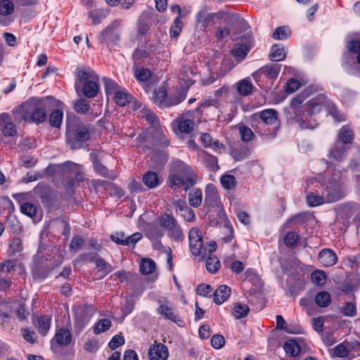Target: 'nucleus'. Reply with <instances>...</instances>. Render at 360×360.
<instances>
[{"mask_svg": "<svg viewBox=\"0 0 360 360\" xmlns=\"http://www.w3.org/2000/svg\"><path fill=\"white\" fill-rule=\"evenodd\" d=\"M20 212L30 217H32L37 213V207L30 202L22 203L20 205Z\"/></svg>", "mask_w": 360, "mask_h": 360, "instance_id": "052dcab7", "label": "nucleus"}, {"mask_svg": "<svg viewBox=\"0 0 360 360\" xmlns=\"http://www.w3.org/2000/svg\"><path fill=\"white\" fill-rule=\"evenodd\" d=\"M120 25V22L115 21L101 32V38L105 41L117 44L120 40V33L115 29Z\"/></svg>", "mask_w": 360, "mask_h": 360, "instance_id": "dca6fc26", "label": "nucleus"}, {"mask_svg": "<svg viewBox=\"0 0 360 360\" xmlns=\"http://www.w3.org/2000/svg\"><path fill=\"white\" fill-rule=\"evenodd\" d=\"M228 14L225 12L208 13L206 11H200L196 17L197 22L204 28L217 24L221 19L226 18Z\"/></svg>", "mask_w": 360, "mask_h": 360, "instance_id": "f8f14e48", "label": "nucleus"}, {"mask_svg": "<svg viewBox=\"0 0 360 360\" xmlns=\"http://www.w3.org/2000/svg\"><path fill=\"white\" fill-rule=\"evenodd\" d=\"M319 260L323 266L328 267L337 263L338 257L332 250L324 249L319 252Z\"/></svg>", "mask_w": 360, "mask_h": 360, "instance_id": "aec40b11", "label": "nucleus"}, {"mask_svg": "<svg viewBox=\"0 0 360 360\" xmlns=\"http://www.w3.org/2000/svg\"><path fill=\"white\" fill-rule=\"evenodd\" d=\"M153 145L154 146L165 148L169 145V141L162 131H158L157 135L154 137Z\"/></svg>", "mask_w": 360, "mask_h": 360, "instance_id": "e2e57ef3", "label": "nucleus"}, {"mask_svg": "<svg viewBox=\"0 0 360 360\" xmlns=\"http://www.w3.org/2000/svg\"><path fill=\"white\" fill-rule=\"evenodd\" d=\"M319 188H322L328 203L334 202L343 198L347 193L342 184L337 181H330L326 186L321 184Z\"/></svg>", "mask_w": 360, "mask_h": 360, "instance_id": "0eeeda50", "label": "nucleus"}, {"mask_svg": "<svg viewBox=\"0 0 360 360\" xmlns=\"http://www.w3.org/2000/svg\"><path fill=\"white\" fill-rule=\"evenodd\" d=\"M294 120L298 123L301 129H312L318 124L315 120H313L311 117L308 118L304 114L300 117L297 116V118Z\"/></svg>", "mask_w": 360, "mask_h": 360, "instance_id": "72a5a7b5", "label": "nucleus"}, {"mask_svg": "<svg viewBox=\"0 0 360 360\" xmlns=\"http://www.w3.org/2000/svg\"><path fill=\"white\" fill-rule=\"evenodd\" d=\"M286 54L283 47L278 45H274L271 47L269 58L271 61H281L285 58Z\"/></svg>", "mask_w": 360, "mask_h": 360, "instance_id": "e433bc0d", "label": "nucleus"}, {"mask_svg": "<svg viewBox=\"0 0 360 360\" xmlns=\"http://www.w3.org/2000/svg\"><path fill=\"white\" fill-rule=\"evenodd\" d=\"M113 98L117 105L125 106L132 102L133 97L126 89L120 88L115 92Z\"/></svg>", "mask_w": 360, "mask_h": 360, "instance_id": "b1692460", "label": "nucleus"}, {"mask_svg": "<svg viewBox=\"0 0 360 360\" xmlns=\"http://www.w3.org/2000/svg\"><path fill=\"white\" fill-rule=\"evenodd\" d=\"M168 355L167 347L162 343L151 345L148 350L150 360H167Z\"/></svg>", "mask_w": 360, "mask_h": 360, "instance_id": "f3484780", "label": "nucleus"}, {"mask_svg": "<svg viewBox=\"0 0 360 360\" xmlns=\"http://www.w3.org/2000/svg\"><path fill=\"white\" fill-rule=\"evenodd\" d=\"M84 259H87L89 262H94L96 269L98 271H103L105 274L110 273L113 270L112 265L103 259L98 257L97 254L91 255L90 254H84L81 256Z\"/></svg>", "mask_w": 360, "mask_h": 360, "instance_id": "6ab92c4d", "label": "nucleus"}, {"mask_svg": "<svg viewBox=\"0 0 360 360\" xmlns=\"http://www.w3.org/2000/svg\"><path fill=\"white\" fill-rule=\"evenodd\" d=\"M158 224L168 231L169 236L176 240L183 238L181 228L175 217L167 213L161 214L157 219Z\"/></svg>", "mask_w": 360, "mask_h": 360, "instance_id": "423d86ee", "label": "nucleus"}, {"mask_svg": "<svg viewBox=\"0 0 360 360\" xmlns=\"http://www.w3.org/2000/svg\"><path fill=\"white\" fill-rule=\"evenodd\" d=\"M90 109L89 103L85 98H79L74 103V110L78 114H86L89 112Z\"/></svg>", "mask_w": 360, "mask_h": 360, "instance_id": "79ce46f5", "label": "nucleus"}, {"mask_svg": "<svg viewBox=\"0 0 360 360\" xmlns=\"http://www.w3.org/2000/svg\"><path fill=\"white\" fill-rule=\"evenodd\" d=\"M56 342L60 346H67L72 341V335L67 328L58 329L54 336Z\"/></svg>", "mask_w": 360, "mask_h": 360, "instance_id": "5701e85b", "label": "nucleus"}, {"mask_svg": "<svg viewBox=\"0 0 360 360\" xmlns=\"http://www.w3.org/2000/svg\"><path fill=\"white\" fill-rule=\"evenodd\" d=\"M93 165L94 170L101 176L110 179H115L117 177V174L113 171L109 172L96 157L93 159Z\"/></svg>", "mask_w": 360, "mask_h": 360, "instance_id": "cd10ccee", "label": "nucleus"}, {"mask_svg": "<svg viewBox=\"0 0 360 360\" xmlns=\"http://www.w3.org/2000/svg\"><path fill=\"white\" fill-rule=\"evenodd\" d=\"M219 202V193L216 186L212 184H208L205 188V202L210 205H214Z\"/></svg>", "mask_w": 360, "mask_h": 360, "instance_id": "a878e982", "label": "nucleus"}, {"mask_svg": "<svg viewBox=\"0 0 360 360\" xmlns=\"http://www.w3.org/2000/svg\"><path fill=\"white\" fill-rule=\"evenodd\" d=\"M96 312V309L91 305H82L75 311V330L82 331L89 323Z\"/></svg>", "mask_w": 360, "mask_h": 360, "instance_id": "6e6552de", "label": "nucleus"}, {"mask_svg": "<svg viewBox=\"0 0 360 360\" xmlns=\"http://www.w3.org/2000/svg\"><path fill=\"white\" fill-rule=\"evenodd\" d=\"M207 258L205 261L207 270L212 273H216L220 268L221 264L219 259L212 253L207 255Z\"/></svg>", "mask_w": 360, "mask_h": 360, "instance_id": "f704fd0d", "label": "nucleus"}, {"mask_svg": "<svg viewBox=\"0 0 360 360\" xmlns=\"http://www.w3.org/2000/svg\"><path fill=\"white\" fill-rule=\"evenodd\" d=\"M281 68V65L277 63H271L266 65L257 71L253 73L254 78H257L259 75H264L271 79H275L278 77Z\"/></svg>", "mask_w": 360, "mask_h": 360, "instance_id": "a211bd4d", "label": "nucleus"}, {"mask_svg": "<svg viewBox=\"0 0 360 360\" xmlns=\"http://www.w3.org/2000/svg\"><path fill=\"white\" fill-rule=\"evenodd\" d=\"M306 96H303L302 94H299L292 99L290 104V108L291 110V114L293 115L292 118L294 120L297 118V117H300L304 114L301 106Z\"/></svg>", "mask_w": 360, "mask_h": 360, "instance_id": "4be33fe9", "label": "nucleus"}, {"mask_svg": "<svg viewBox=\"0 0 360 360\" xmlns=\"http://www.w3.org/2000/svg\"><path fill=\"white\" fill-rule=\"evenodd\" d=\"M254 45L253 37L251 33L240 37V42L236 44L235 48L231 51L233 57L238 60H243Z\"/></svg>", "mask_w": 360, "mask_h": 360, "instance_id": "1a4fd4ad", "label": "nucleus"}, {"mask_svg": "<svg viewBox=\"0 0 360 360\" xmlns=\"http://www.w3.org/2000/svg\"><path fill=\"white\" fill-rule=\"evenodd\" d=\"M252 84L248 79H243L238 84V91L242 96H246L250 94L252 91Z\"/></svg>", "mask_w": 360, "mask_h": 360, "instance_id": "a18cd8bd", "label": "nucleus"}, {"mask_svg": "<svg viewBox=\"0 0 360 360\" xmlns=\"http://www.w3.org/2000/svg\"><path fill=\"white\" fill-rule=\"evenodd\" d=\"M155 269V264L151 259H143L140 264L141 274L147 275L153 273Z\"/></svg>", "mask_w": 360, "mask_h": 360, "instance_id": "49530a36", "label": "nucleus"}, {"mask_svg": "<svg viewBox=\"0 0 360 360\" xmlns=\"http://www.w3.org/2000/svg\"><path fill=\"white\" fill-rule=\"evenodd\" d=\"M91 136L90 127L83 124H76L70 121L67 122L66 141L71 149H78L82 143L89 140Z\"/></svg>", "mask_w": 360, "mask_h": 360, "instance_id": "20e7f679", "label": "nucleus"}, {"mask_svg": "<svg viewBox=\"0 0 360 360\" xmlns=\"http://www.w3.org/2000/svg\"><path fill=\"white\" fill-rule=\"evenodd\" d=\"M328 101L324 95H319L307 102V110L309 113L316 115L320 112L323 108H326Z\"/></svg>", "mask_w": 360, "mask_h": 360, "instance_id": "2eb2a0df", "label": "nucleus"}, {"mask_svg": "<svg viewBox=\"0 0 360 360\" xmlns=\"http://www.w3.org/2000/svg\"><path fill=\"white\" fill-rule=\"evenodd\" d=\"M285 353L290 356H297L300 353V347L296 341L293 340H287L283 346Z\"/></svg>", "mask_w": 360, "mask_h": 360, "instance_id": "c9c22d12", "label": "nucleus"}, {"mask_svg": "<svg viewBox=\"0 0 360 360\" xmlns=\"http://www.w3.org/2000/svg\"><path fill=\"white\" fill-rule=\"evenodd\" d=\"M202 201V192L200 189L196 188L188 193V202L191 207H199Z\"/></svg>", "mask_w": 360, "mask_h": 360, "instance_id": "4c0bfd02", "label": "nucleus"}, {"mask_svg": "<svg viewBox=\"0 0 360 360\" xmlns=\"http://www.w3.org/2000/svg\"><path fill=\"white\" fill-rule=\"evenodd\" d=\"M188 239L191 251L195 256L205 257L216 250L217 243L214 241L210 242L207 245L203 244L201 232L197 228L190 230Z\"/></svg>", "mask_w": 360, "mask_h": 360, "instance_id": "39448f33", "label": "nucleus"}, {"mask_svg": "<svg viewBox=\"0 0 360 360\" xmlns=\"http://www.w3.org/2000/svg\"><path fill=\"white\" fill-rule=\"evenodd\" d=\"M197 180V174L189 165L179 160L172 162L168 177L171 188L177 189L183 187L187 191L195 186Z\"/></svg>", "mask_w": 360, "mask_h": 360, "instance_id": "f03ea898", "label": "nucleus"}, {"mask_svg": "<svg viewBox=\"0 0 360 360\" xmlns=\"http://www.w3.org/2000/svg\"><path fill=\"white\" fill-rule=\"evenodd\" d=\"M326 109L327 110L328 112L332 117H333L336 122H339L345 120L344 116L340 114L339 111L331 101H328Z\"/></svg>", "mask_w": 360, "mask_h": 360, "instance_id": "bf43d9fd", "label": "nucleus"}, {"mask_svg": "<svg viewBox=\"0 0 360 360\" xmlns=\"http://www.w3.org/2000/svg\"><path fill=\"white\" fill-rule=\"evenodd\" d=\"M234 66L231 59L225 58L221 61V66L218 69L217 75L218 77H224L226 75Z\"/></svg>", "mask_w": 360, "mask_h": 360, "instance_id": "09e8293b", "label": "nucleus"}, {"mask_svg": "<svg viewBox=\"0 0 360 360\" xmlns=\"http://www.w3.org/2000/svg\"><path fill=\"white\" fill-rule=\"evenodd\" d=\"M354 139V132L347 126H343L339 131L338 140L341 144L348 146Z\"/></svg>", "mask_w": 360, "mask_h": 360, "instance_id": "c85d7f7f", "label": "nucleus"}, {"mask_svg": "<svg viewBox=\"0 0 360 360\" xmlns=\"http://www.w3.org/2000/svg\"><path fill=\"white\" fill-rule=\"evenodd\" d=\"M63 103L52 97L44 98H32L21 105V110L25 120H30L32 122L39 124L44 122L47 118V111L53 107H60Z\"/></svg>", "mask_w": 360, "mask_h": 360, "instance_id": "f257e3e1", "label": "nucleus"}, {"mask_svg": "<svg viewBox=\"0 0 360 360\" xmlns=\"http://www.w3.org/2000/svg\"><path fill=\"white\" fill-rule=\"evenodd\" d=\"M220 182L224 188L232 190L236 188L237 181L234 176L231 174H224L220 179Z\"/></svg>", "mask_w": 360, "mask_h": 360, "instance_id": "37998d69", "label": "nucleus"}, {"mask_svg": "<svg viewBox=\"0 0 360 360\" xmlns=\"http://www.w3.org/2000/svg\"><path fill=\"white\" fill-rule=\"evenodd\" d=\"M153 102L162 108L167 107L168 98H167V90L165 87L161 86L155 90L153 97Z\"/></svg>", "mask_w": 360, "mask_h": 360, "instance_id": "7c9ffc66", "label": "nucleus"}, {"mask_svg": "<svg viewBox=\"0 0 360 360\" xmlns=\"http://www.w3.org/2000/svg\"><path fill=\"white\" fill-rule=\"evenodd\" d=\"M194 127L195 122L188 115H182L179 118L178 129L181 133L189 134L193 131Z\"/></svg>", "mask_w": 360, "mask_h": 360, "instance_id": "412c9836", "label": "nucleus"}, {"mask_svg": "<svg viewBox=\"0 0 360 360\" xmlns=\"http://www.w3.org/2000/svg\"><path fill=\"white\" fill-rule=\"evenodd\" d=\"M111 327V321L108 319H102L98 321L94 328L95 334H100L105 332Z\"/></svg>", "mask_w": 360, "mask_h": 360, "instance_id": "3c124183", "label": "nucleus"}, {"mask_svg": "<svg viewBox=\"0 0 360 360\" xmlns=\"http://www.w3.org/2000/svg\"><path fill=\"white\" fill-rule=\"evenodd\" d=\"M186 89L179 90L174 96L168 98L167 107H172L179 104L186 98Z\"/></svg>", "mask_w": 360, "mask_h": 360, "instance_id": "58836bf2", "label": "nucleus"}, {"mask_svg": "<svg viewBox=\"0 0 360 360\" xmlns=\"http://www.w3.org/2000/svg\"><path fill=\"white\" fill-rule=\"evenodd\" d=\"M300 87V82L296 79H289L285 84V91L288 94H292Z\"/></svg>", "mask_w": 360, "mask_h": 360, "instance_id": "338daca9", "label": "nucleus"}, {"mask_svg": "<svg viewBox=\"0 0 360 360\" xmlns=\"http://www.w3.org/2000/svg\"><path fill=\"white\" fill-rule=\"evenodd\" d=\"M63 117V112L62 110L56 109L53 110L49 117L50 124L54 127H59L61 124Z\"/></svg>", "mask_w": 360, "mask_h": 360, "instance_id": "de8ad7c7", "label": "nucleus"}, {"mask_svg": "<svg viewBox=\"0 0 360 360\" xmlns=\"http://www.w3.org/2000/svg\"><path fill=\"white\" fill-rule=\"evenodd\" d=\"M258 115L265 124H273L278 120V112L274 109L264 110Z\"/></svg>", "mask_w": 360, "mask_h": 360, "instance_id": "c756f323", "label": "nucleus"}, {"mask_svg": "<svg viewBox=\"0 0 360 360\" xmlns=\"http://www.w3.org/2000/svg\"><path fill=\"white\" fill-rule=\"evenodd\" d=\"M103 82L107 94H115V92L121 88L110 78H103Z\"/></svg>", "mask_w": 360, "mask_h": 360, "instance_id": "680f3d73", "label": "nucleus"}, {"mask_svg": "<svg viewBox=\"0 0 360 360\" xmlns=\"http://www.w3.org/2000/svg\"><path fill=\"white\" fill-rule=\"evenodd\" d=\"M202 160L205 165L211 170L214 171L219 168L217 165V159L216 157L207 154L205 152L202 153Z\"/></svg>", "mask_w": 360, "mask_h": 360, "instance_id": "8fccbe9b", "label": "nucleus"}, {"mask_svg": "<svg viewBox=\"0 0 360 360\" xmlns=\"http://www.w3.org/2000/svg\"><path fill=\"white\" fill-rule=\"evenodd\" d=\"M237 128L238 129L240 139L243 142H249L254 139L255 134L248 127L239 124H238Z\"/></svg>", "mask_w": 360, "mask_h": 360, "instance_id": "a19ab883", "label": "nucleus"}, {"mask_svg": "<svg viewBox=\"0 0 360 360\" xmlns=\"http://www.w3.org/2000/svg\"><path fill=\"white\" fill-rule=\"evenodd\" d=\"M63 169L70 176H74V179H70L68 181L70 187L74 186L76 184L84 181V168L82 165L68 162L63 164Z\"/></svg>", "mask_w": 360, "mask_h": 360, "instance_id": "9b49d317", "label": "nucleus"}, {"mask_svg": "<svg viewBox=\"0 0 360 360\" xmlns=\"http://www.w3.org/2000/svg\"><path fill=\"white\" fill-rule=\"evenodd\" d=\"M231 288L225 285H220L214 293V301L217 304L224 302L231 295Z\"/></svg>", "mask_w": 360, "mask_h": 360, "instance_id": "393cba45", "label": "nucleus"}, {"mask_svg": "<svg viewBox=\"0 0 360 360\" xmlns=\"http://www.w3.org/2000/svg\"><path fill=\"white\" fill-rule=\"evenodd\" d=\"M15 268L14 262L11 260L6 261L5 262L0 264V277L4 275L10 274L11 271Z\"/></svg>", "mask_w": 360, "mask_h": 360, "instance_id": "0e129e2a", "label": "nucleus"}, {"mask_svg": "<svg viewBox=\"0 0 360 360\" xmlns=\"http://www.w3.org/2000/svg\"><path fill=\"white\" fill-rule=\"evenodd\" d=\"M316 304L320 307H326L330 304V295L326 291L319 292L315 297Z\"/></svg>", "mask_w": 360, "mask_h": 360, "instance_id": "c03bdc74", "label": "nucleus"}, {"mask_svg": "<svg viewBox=\"0 0 360 360\" xmlns=\"http://www.w3.org/2000/svg\"><path fill=\"white\" fill-rule=\"evenodd\" d=\"M335 355L340 358H345L349 355V349L344 343H340L334 347Z\"/></svg>", "mask_w": 360, "mask_h": 360, "instance_id": "69168bd1", "label": "nucleus"}, {"mask_svg": "<svg viewBox=\"0 0 360 360\" xmlns=\"http://www.w3.org/2000/svg\"><path fill=\"white\" fill-rule=\"evenodd\" d=\"M134 76L139 82L148 81L151 76V72L148 69L136 68L134 70Z\"/></svg>", "mask_w": 360, "mask_h": 360, "instance_id": "4d7b16f0", "label": "nucleus"}, {"mask_svg": "<svg viewBox=\"0 0 360 360\" xmlns=\"http://www.w3.org/2000/svg\"><path fill=\"white\" fill-rule=\"evenodd\" d=\"M14 11V4L11 0H2L0 1V14L8 15Z\"/></svg>", "mask_w": 360, "mask_h": 360, "instance_id": "5fc2aeb1", "label": "nucleus"}, {"mask_svg": "<svg viewBox=\"0 0 360 360\" xmlns=\"http://www.w3.org/2000/svg\"><path fill=\"white\" fill-rule=\"evenodd\" d=\"M311 281L316 285H323L326 282V275L322 270H316L311 274Z\"/></svg>", "mask_w": 360, "mask_h": 360, "instance_id": "603ef678", "label": "nucleus"}, {"mask_svg": "<svg viewBox=\"0 0 360 360\" xmlns=\"http://www.w3.org/2000/svg\"><path fill=\"white\" fill-rule=\"evenodd\" d=\"M51 321V318L49 316H41L37 319L35 324L41 335H46L50 328Z\"/></svg>", "mask_w": 360, "mask_h": 360, "instance_id": "2f4dec72", "label": "nucleus"}, {"mask_svg": "<svg viewBox=\"0 0 360 360\" xmlns=\"http://www.w3.org/2000/svg\"><path fill=\"white\" fill-rule=\"evenodd\" d=\"M250 311L247 304H238L235 306L233 311V315L236 319H239L246 316Z\"/></svg>", "mask_w": 360, "mask_h": 360, "instance_id": "864d4df0", "label": "nucleus"}, {"mask_svg": "<svg viewBox=\"0 0 360 360\" xmlns=\"http://www.w3.org/2000/svg\"><path fill=\"white\" fill-rule=\"evenodd\" d=\"M76 77L75 88L77 94L82 93L89 98H94L98 94L99 77L93 70H77Z\"/></svg>", "mask_w": 360, "mask_h": 360, "instance_id": "7ed1b4c3", "label": "nucleus"}, {"mask_svg": "<svg viewBox=\"0 0 360 360\" xmlns=\"http://www.w3.org/2000/svg\"><path fill=\"white\" fill-rule=\"evenodd\" d=\"M158 312L167 319H169L172 321H176L177 315L174 312L172 308L169 307L167 304H160L158 308Z\"/></svg>", "mask_w": 360, "mask_h": 360, "instance_id": "ea45409f", "label": "nucleus"}, {"mask_svg": "<svg viewBox=\"0 0 360 360\" xmlns=\"http://www.w3.org/2000/svg\"><path fill=\"white\" fill-rule=\"evenodd\" d=\"M348 148V146L341 144L339 141H336L334 147L330 152V156L335 160L340 162L345 157Z\"/></svg>", "mask_w": 360, "mask_h": 360, "instance_id": "bb28decb", "label": "nucleus"}, {"mask_svg": "<svg viewBox=\"0 0 360 360\" xmlns=\"http://www.w3.org/2000/svg\"><path fill=\"white\" fill-rule=\"evenodd\" d=\"M307 188L309 187L310 184H315L316 188L315 191H311L309 193L307 197V204L310 207H316L325 203H328L325 193L322 191V188H319L321 184L315 179H311L307 182Z\"/></svg>", "mask_w": 360, "mask_h": 360, "instance_id": "9d476101", "label": "nucleus"}, {"mask_svg": "<svg viewBox=\"0 0 360 360\" xmlns=\"http://www.w3.org/2000/svg\"><path fill=\"white\" fill-rule=\"evenodd\" d=\"M300 240V236L297 233L292 231L288 232L284 237V243L288 247H294Z\"/></svg>", "mask_w": 360, "mask_h": 360, "instance_id": "13d9d810", "label": "nucleus"}, {"mask_svg": "<svg viewBox=\"0 0 360 360\" xmlns=\"http://www.w3.org/2000/svg\"><path fill=\"white\" fill-rule=\"evenodd\" d=\"M143 182L148 188H153L160 184V179L155 172H147L143 176Z\"/></svg>", "mask_w": 360, "mask_h": 360, "instance_id": "473e14b6", "label": "nucleus"}, {"mask_svg": "<svg viewBox=\"0 0 360 360\" xmlns=\"http://www.w3.org/2000/svg\"><path fill=\"white\" fill-rule=\"evenodd\" d=\"M180 18L179 17L176 18L170 27V36L172 38L176 39L181 32L183 23Z\"/></svg>", "mask_w": 360, "mask_h": 360, "instance_id": "6e6d98bb", "label": "nucleus"}, {"mask_svg": "<svg viewBox=\"0 0 360 360\" xmlns=\"http://www.w3.org/2000/svg\"><path fill=\"white\" fill-rule=\"evenodd\" d=\"M142 237V234L139 232L134 233L129 236H126L123 232L116 233L110 236L111 240L115 243L128 246H134Z\"/></svg>", "mask_w": 360, "mask_h": 360, "instance_id": "ddd939ff", "label": "nucleus"}, {"mask_svg": "<svg viewBox=\"0 0 360 360\" xmlns=\"http://www.w3.org/2000/svg\"><path fill=\"white\" fill-rule=\"evenodd\" d=\"M0 127L4 136H15L18 134L17 127L8 114L0 115Z\"/></svg>", "mask_w": 360, "mask_h": 360, "instance_id": "4468645a", "label": "nucleus"}, {"mask_svg": "<svg viewBox=\"0 0 360 360\" xmlns=\"http://www.w3.org/2000/svg\"><path fill=\"white\" fill-rule=\"evenodd\" d=\"M210 343L214 348L221 349L225 344V339L223 335L216 334L212 337Z\"/></svg>", "mask_w": 360, "mask_h": 360, "instance_id": "774afa93", "label": "nucleus"}]
</instances>
